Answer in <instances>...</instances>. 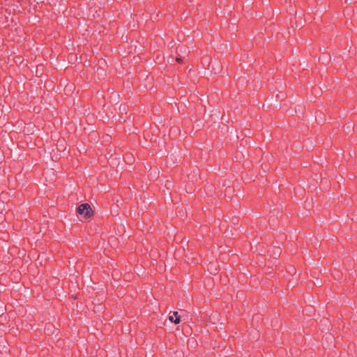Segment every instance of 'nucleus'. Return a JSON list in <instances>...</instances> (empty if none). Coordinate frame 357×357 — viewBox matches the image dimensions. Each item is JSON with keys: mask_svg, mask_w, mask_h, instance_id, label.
Masks as SVG:
<instances>
[{"mask_svg": "<svg viewBox=\"0 0 357 357\" xmlns=\"http://www.w3.org/2000/svg\"><path fill=\"white\" fill-rule=\"evenodd\" d=\"M169 321L175 324L180 323V317L178 315L177 312H174L173 314L169 316Z\"/></svg>", "mask_w": 357, "mask_h": 357, "instance_id": "f03ea898", "label": "nucleus"}, {"mask_svg": "<svg viewBox=\"0 0 357 357\" xmlns=\"http://www.w3.org/2000/svg\"><path fill=\"white\" fill-rule=\"evenodd\" d=\"M347 130H348V132H350V131H351V125H350V124H349V125L347 127Z\"/></svg>", "mask_w": 357, "mask_h": 357, "instance_id": "7ed1b4c3", "label": "nucleus"}, {"mask_svg": "<svg viewBox=\"0 0 357 357\" xmlns=\"http://www.w3.org/2000/svg\"><path fill=\"white\" fill-rule=\"evenodd\" d=\"M79 215H83L84 218H89L91 215V208L88 204H81L77 209Z\"/></svg>", "mask_w": 357, "mask_h": 357, "instance_id": "f257e3e1", "label": "nucleus"}, {"mask_svg": "<svg viewBox=\"0 0 357 357\" xmlns=\"http://www.w3.org/2000/svg\"><path fill=\"white\" fill-rule=\"evenodd\" d=\"M181 56H179L178 57H177V58H176V61H177V62H178V63H180V62H181Z\"/></svg>", "mask_w": 357, "mask_h": 357, "instance_id": "20e7f679", "label": "nucleus"}]
</instances>
